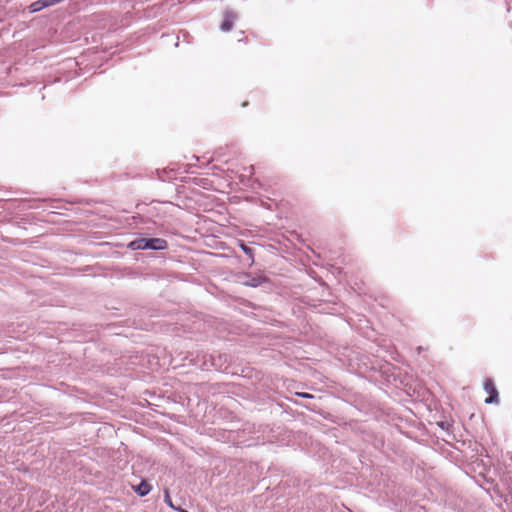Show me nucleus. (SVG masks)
Masks as SVG:
<instances>
[{"label": "nucleus", "instance_id": "nucleus-5", "mask_svg": "<svg viewBox=\"0 0 512 512\" xmlns=\"http://www.w3.org/2000/svg\"><path fill=\"white\" fill-rule=\"evenodd\" d=\"M151 490V486L146 482V481H142L136 488H135V491L140 495V496H145L147 495Z\"/></svg>", "mask_w": 512, "mask_h": 512}, {"label": "nucleus", "instance_id": "nucleus-8", "mask_svg": "<svg viewBox=\"0 0 512 512\" xmlns=\"http://www.w3.org/2000/svg\"><path fill=\"white\" fill-rule=\"evenodd\" d=\"M164 500L165 502L170 506L172 507L173 509H176L175 506L173 505L172 503V500H171V497L169 495V492L168 491H165V494H164Z\"/></svg>", "mask_w": 512, "mask_h": 512}, {"label": "nucleus", "instance_id": "nucleus-2", "mask_svg": "<svg viewBox=\"0 0 512 512\" xmlns=\"http://www.w3.org/2000/svg\"><path fill=\"white\" fill-rule=\"evenodd\" d=\"M237 18V15L232 11H225L224 20L221 24V30L224 32H228L233 28L234 20Z\"/></svg>", "mask_w": 512, "mask_h": 512}, {"label": "nucleus", "instance_id": "nucleus-4", "mask_svg": "<svg viewBox=\"0 0 512 512\" xmlns=\"http://www.w3.org/2000/svg\"><path fill=\"white\" fill-rule=\"evenodd\" d=\"M128 247L131 248L132 250L148 249V239H146V238L136 239L134 241H131L129 243Z\"/></svg>", "mask_w": 512, "mask_h": 512}, {"label": "nucleus", "instance_id": "nucleus-10", "mask_svg": "<svg viewBox=\"0 0 512 512\" xmlns=\"http://www.w3.org/2000/svg\"><path fill=\"white\" fill-rule=\"evenodd\" d=\"M183 512H187V511H183Z\"/></svg>", "mask_w": 512, "mask_h": 512}, {"label": "nucleus", "instance_id": "nucleus-9", "mask_svg": "<svg viewBox=\"0 0 512 512\" xmlns=\"http://www.w3.org/2000/svg\"><path fill=\"white\" fill-rule=\"evenodd\" d=\"M296 394L303 398H313V395H311L309 393H296Z\"/></svg>", "mask_w": 512, "mask_h": 512}, {"label": "nucleus", "instance_id": "nucleus-6", "mask_svg": "<svg viewBox=\"0 0 512 512\" xmlns=\"http://www.w3.org/2000/svg\"><path fill=\"white\" fill-rule=\"evenodd\" d=\"M44 4H43V1L42 0H38V1H35L33 2L30 6H29V10L30 12L34 13V12H38L42 9H44Z\"/></svg>", "mask_w": 512, "mask_h": 512}, {"label": "nucleus", "instance_id": "nucleus-7", "mask_svg": "<svg viewBox=\"0 0 512 512\" xmlns=\"http://www.w3.org/2000/svg\"><path fill=\"white\" fill-rule=\"evenodd\" d=\"M240 247L243 250V252L249 256L251 261H253V250L250 247H248L247 245H245L244 243H241Z\"/></svg>", "mask_w": 512, "mask_h": 512}, {"label": "nucleus", "instance_id": "nucleus-3", "mask_svg": "<svg viewBox=\"0 0 512 512\" xmlns=\"http://www.w3.org/2000/svg\"><path fill=\"white\" fill-rule=\"evenodd\" d=\"M167 247V242L161 238L148 239V249L163 250Z\"/></svg>", "mask_w": 512, "mask_h": 512}, {"label": "nucleus", "instance_id": "nucleus-1", "mask_svg": "<svg viewBox=\"0 0 512 512\" xmlns=\"http://www.w3.org/2000/svg\"><path fill=\"white\" fill-rule=\"evenodd\" d=\"M485 392L488 394V397L485 399L486 404H498L499 403V394L498 390L491 378H486L483 384Z\"/></svg>", "mask_w": 512, "mask_h": 512}]
</instances>
